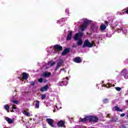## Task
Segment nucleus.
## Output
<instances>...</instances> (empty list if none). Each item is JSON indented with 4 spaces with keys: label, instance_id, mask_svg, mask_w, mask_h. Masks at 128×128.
I'll use <instances>...</instances> for the list:
<instances>
[{
    "label": "nucleus",
    "instance_id": "obj_34",
    "mask_svg": "<svg viewBox=\"0 0 128 128\" xmlns=\"http://www.w3.org/2000/svg\"><path fill=\"white\" fill-rule=\"evenodd\" d=\"M123 12H124V14H128V8L123 10Z\"/></svg>",
    "mask_w": 128,
    "mask_h": 128
},
{
    "label": "nucleus",
    "instance_id": "obj_20",
    "mask_svg": "<svg viewBox=\"0 0 128 128\" xmlns=\"http://www.w3.org/2000/svg\"><path fill=\"white\" fill-rule=\"evenodd\" d=\"M58 126L59 128H62L64 126V121L62 120L58 122Z\"/></svg>",
    "mask_w": 128,
    "mask_h": 128
},
{
    "label": "nucleus",
    "instance_id": "obj_33",
    "mask_svg": "<svg viewBox=\"0 0 128 128\" xmlns=\"http://www.w3.org/2000/svg\"><path fill=\"white\" fill-rule=\"evenodd\" d=\"M115 90H116L117 92H120V90H122V88L120 87H115Z\"/></svg>",
    "mask_w": 128,
    "mask_h": 128
},
{
    "label": "nucleus",
    "instance_id": "obj_40",
    "mask_svg": "<svg viewBox=\"0 0 128 128\" xmlns=\"http://www.w3.org/2000/svg\"><path fill=\"white\" fill-rule=\"evenodd\" d=\"M124 116H126V114L124 113H122L120 115V116H121V118H124Z\"/></svg>",
    "mask_w": 128,
    "mask_h": 128
},
{
    "label": "nucleus",
    "instance_id": "obj_43",
    "mask_svg": "<svg viewBox=\"0 0 128 128\" xmlns=\"http://www.w3.org/2000/svg\"><path fill=\"white\" fill-rule=\"evenodd\" d=\"M48 50H52V48H50V47L48 48Z\"/></svg>",
    "mask_w": 128,
    "mask_h": 128
},
{
    "label": "nucleus",
    "instance_id": "obj_27",
    "mask_svg": "<svg viewBox=\"0 0 128 128\" xmlns=\"http://www.w3.org/2000/svg\"><path fill=\"white\" fill-rule=\"evenodd\" d=\"M11 102H12L14 104H20V102L16 100V99H12Z\"/></svg>",
    "mask_w": 128,
    "mask_h": 128
},
{
    "label": "nucleus",
    "instance_id": "obj_14",
    "mask_svg": "<svg viewBox=\"0 0 128 128\" xmlns=\"http://www.w3.org/2000/svg\"><path fill=\"white\" fill-rule=\"evenodd\" d=\"M54 64H56V62H49L47 64H46L45 66L46 68H50V66H52Z\"/></svg>",
    "mask_w": 128,
    "mask_h": 128
},
{
    "label": "nucleus",
    "instance_id": "obj_21",
    "mask_svg": "<svg viewBox=\"0 0 128 128\" xmlns=\"http://www.w3.org/2000/svg\"><path fill=\"white\" fill-rule=\"evenodd\" d=\"M74 62H76L77 64H80V62H82V59L80 58V57L76 58L74 60Z\"/></svg>",
    "mask_w": 128,
    "mask_h": 128
},
{
    "label": "nucleus",
    "instance_id": "obj_23",
    "mask_svg": "<svg viewBox=\"0 0 128 128\" xmlns=\"http://www.w3.org/2000/svg\"><path fill=\"white\" fill-rule=\"evenodd\" d=\"M80 120L82 122H88V120H89L88 116H86L84 118H81Z\"/></svg>",
    "mask_w": 128,
    "mask_h": 128
},
{
    "label": "nucleus",
    "instance_id": "obj_9",
    "mask_svg": "<svg viewBox=\"0 0 128 128\" xmlns=\"http://www.w3.org/2000/svg\"><path fill=\"white\" fill-rule=\"evenodd\" d=\"M68 78L66 77V78H63L62 82H60L58 83V86H66L68 84Z\"/></svg>",
    "mask_w": 128,
    "mask_h": 128
},
{
    "label": "nucleus",
    "instance_id": "obj_25",
    "mask_svg": "<svg viewBox=\"0 0 128 128\" xmlns=\"http://www.w3.org/2000/svg\"><path fill=\"white\" fill-rule=\"evenodd\" d=\"M70 52V49L69 48H66L62 52V56H66V54Z\"/></svg>",
    "mask_w": 128,
    "mask_h": 128
},
{
    "label": "nucleus",
    "instance_id": "obj_46",
    "mask_svg": "<svg viewBox=\"0 0 128 128\" xmlns=\"http://www.w3.org/2000/svg\"><path fill=\"white\" fill-rule=\"evenodd\" d=\"M60 70H64V68H62V69H60Z\"/></svg>",
    "mask_w": 128,
    "mask_h": 128
},
{
    "label": "nucleus",
    "instance_id": "obj_38",
    "mask_svg": "<svg viewBox=\"0 0 128 128\" xmlns=\"http://www.w3.org/2000/svg\"><path fill=\"white\" fill-rule=\"evenodd\" d=\"M106 36H108V38H110V36H112V34L110 33H107Z\"/></svg>",
    "mask_w": 128,
    "mask_h": 128
},
{
    "label": "nucleus",
    "instance_id": "obj_22",
    "mask_svg": "<svg viewBox=\"0 0 128 128\" xmlns=\"http://www.w3.org/2000/svg\"><path fill=\"white\" fill-rule=\"evenodd\" d=\"M48 90V86L46 85L40 89L41 92H46Z\"/></svg>",
    "mask_w": 128,
    "mask_h": 128
},
{
    "label": "nucleus",
    "instance_id": "obj_42",
    "mask_svg": "<svg viewBox=\"0 0 128 128\" xmlns=\"http://www.w3.org/2000/svg\"><path fill=\"white\" fill-rule=\"evenodd\" d=\"M72 48H76V44H74L72 46Z\"/></svg>",
    "mask_w": 128,
    "mask_h": 128
},
{
    "label": "nucleus",
    "instance_id": "obj_10",
    "mask_svg": "<svg viewBox=\"0 0 128 128\" xmlns=\"http://www.w3.org/2000/svg\"><path fill=\"white\" fill-rule=\"evenodd\" d=\"M46 120L52 128H56V126L54 125V120H52V119L48 118L46 119Z\"/></svg>",
    "mask_w": 128,
    "mask_h": 128
},
{
    "label": "nucleus",
    "instance_id": "obj_7",
    "mask_svg": "<svg viewBox=\"0 0 128 128\" xmlns=\"http://www.w3.org/2000/svg\"><path fill=\"white\" fill-rule=\"evenodd\" d=\"M92 46H94V43H90L88 40H86L84 41L83 48H92Z\"/></svg>",
    "mask_w": 128,
    "mask_h": 128
},
{
    "label": "nucleus",
    "instance_id": "obj_49",
    "mask_svg": "<svg viewBox=\"0 0 128 128\" xmlns=\"http://www.w3.org/2000/svg\"><path fill=\"white\" fill-rule=\"evenodd\" d=\"M56 112V110H54V112Z\"/></svg>",
    "mask_w": 128,
    "mask_h": 128
},
{
    "label": "nucleus",
    "instance_id": "obj_41",
    "mask_svg": "<svg viewBox=\"0 0 128 128\" xmlns=\"http://www.w3.org/2000/svg\"><path fill=\"white\" fill-rule=\"evenodd\" d=\"M94 38H98V35H94Z\"/></svg>",
    "mask_w": 128,
    "mask_h": 128
},
{
    "label": "nucleus",
    "instance_id": "obj_11",
    "mask_svg": "<svg viewBox=\"0 0 128 128\" xmlns=\"http://www.w3.org/2000/svg\"><path fill=\"white\" fill-rule=\"evenodd\" d=\"M62 64H64V61L60 59V60H59L58 63L57 64V66L55 69V70H58V68H60L62 66Z\"/></svg>",
    "mask_w": 128,
    "mask_h": 128
},
{
    "label": "nucleus",
    "instance_id": "obj_32",
    "mask_svg": "<svg viewBox=\"0 0 128 128\" xmlns=\"http://www.w3.org/2000/svg\"><path fill=\"white\" fill-rule=\"evenodd\" d=\"M118 118L117 117L112 118V122H118Z\"/></svg>",
    "mask_w": 128,
    "mask_h": 128
},
{
    "label": "nucleus",
    "instance_id": "obj_26",
    "mask_svg": "<svg viewBox=\"0 0 128 128\" xmlns=\"http://www.w3.org/2000/svg\"><path fill=\"white\" fill-rule=\"evenodd\" d=\"M35 104L36 107V108H40V102L38 100H36L34 102Z\"/></svg>",
    "mask_w": 128,
    "mask_h": 128
},
{
    "label": "nucleus",
    "instance_id": "obj_17",
    "mask_svg": "<svg viewBox=\"0 0 128 128\" xmlns=\"http://www.w3.org/2000/svg\"><path fill=\"white\" fill-rule=\"evenodd\" d=\"M23 114L26 116H30V114L28 112V109H24L23 111H22Z\"/></svg>",
    "mask_w": 128,
    "mask_h": 128
},
{
    "label": "nucleus",
    "instance_id": "obj_47",
    "mask_svg": "<svg viewBox=\"0 0 128 128\" xmlns=\"http://www.w3.org/2000/svg\"><path fill=\"white\" fill-rule=\"evenodd\" d=\"M126 102H127L128 104V100H126Z\"/></svg>",
    "mask_w": 128,
    "mask_h": 128
},
{
    "label": "nucleus",
    "instance_id": "obj_3",
    "mask_svg": "<svg viewBox=\"0 0 128 128\" xmlns=\"http://www.w3.org/2000/svg\"><path fill=\"white\" fill-rule=\"evenodd\" d=\"M4 108L6 110H8L10 109L11 112H20V109L14 104H10V106L6 104L4 106Z\"/></svg>",
    "mask_w": 128,
    "mask_h": 128
},
{
    "label": "nucleus",
    "instance_id": "obj_8",
    "mask_svg": "<svg viewBox=\"0 0 128 128\" xmlns=\"http://www.w3.org/2000/svg\"><path fill=\"white\" fill-rule=\"evenodd\" d=\"M90 122H98V118L96 116H88Z\"/></svg>",
    "mask_w": 128,
    "mask_h": 128
},
{
    "label": "nucleus",
    "instance_id": "obj_2",
    "mask_svg": "<svg viewBox=\"0 0 128 128\" xmlns=\"http://www.w3.org/2000/svg\"><path fill=\"white\" fill-rule=\"evenodd\" d=\"M82 36H84V33L82 32H79L75 34L74 38L75 40H78L77 42L78 46H82L84 42H82Z\"/></svg>",
    "mask_w": 128,
    "mask_h": 128
},
{
    "label": "nucleus",
    "instance_id": "obj_35",
    "mask_svg": "<svg viewBox=\"0 0 128 128\" xmlns=\"http://www.w3.org/2000/svg\"><path fill=\"white\" fill-rule=\"evenodd\" d=\"M103 102L104 104H108V100L106 98L103 100Z\"/></svg>",
    "mask_w": 128,
    "mask_h": 128
},
{
    "label": "nucleus",
    "instance_id": "obj_29",
    "mask_svg": "<svg viewBox=\"0 0 128 128\" xmlns=\"http://www.w3.org/2000/svg\"><path fill=\"white\" fill-rule=\"evenodd\" d=\"M22 78L24 80H28V74L26 72L22 74Z\"/></svg>",
    "mask_w": 128,
    "mask_h": 128
},
{
    "label": "nucleus",
    "instance_id": "obj_19",
    "mask_svg": "<svg viewBox=\"0 0 128 128\" xmlns=\"http://www.w3.org/2000/svg\"><path fill=\"white\" fill-rule=\"evenodd\" d=\"M102 86H104V88H112V86H114V84L112 83L107 84H106L102 85Z\"/></svg>",
    "mask_w": 128,
    "mask_h": 128
},
{
    "label": "nucleus",
    "instance_id": "obj_12",
    "mask_svg": "<svg viewBox=\"0 0 128 128\" xmlns=\"http://www.w3.org/2000/svg\"><path fill=\"white\" fill-rule=\"evenodd\" d=\"M36 126V124L34 122H32V120L29 121L28 125H27L28 128H34Z\"/></svg>",
    "mask_w": 128,
    "mask_h": 128
},
{
    "label": "nucleus",
    "instance_id": "obj_16",
    "mask_svg": "<svg viewBox=\"0 0 128 128\" xmlns=\"http://www.w3.org/2000/svg\"><path fill=\"white\" fill-rule=\"evenodd\" d=\"M105 24L106 25L104 24H102L100 26V30L104 31V30L106 28V26H108V22L106 21Z\"/></svg>",
    "mask_w": 128,
    "mask_h": 128
},
{
    "label": "nucleus",
    "instance_id": "obj_4",
    "mask_svg": "<svg viewBox=\"0 0 128 128\" xmlns=\"http://www.w3.org/2000/svg\"><path fill=\"white\" fill-rule=\"evenodd\" d=\"M112 26L113 28H116L117 32H120L121 31H122V22L116 21L114 23L112 24Z\"/></svg>",
    "mask_w": 128,
    "mask_h": 128
},
{
    "label": "nucleus",
    "instance_id": "obj_13",
    "mask_svg": "<svg viewBox=\"0 0 128 128\" xmlns=\"http://www.w3.org/2000/svg\"><path fill=\"white\" fill-rule=\"evenodd\" d=\"M52 76V73L50 72H44L42 74V76L43 78H50Z\"/></svg>",
    "mask_w": 128,
    "mask_h": 128
},
{
    "label": "nucleus",
    "instance_id": "obj_1",
    "mask_svg": "<svg viewBox=\"0 0 128 128\" xmlns=\"http://www.w3.org/2000/svg\"><path fill=\"white\" fill-rule=\"evenodd\" d=\"M90 22H92V20H88L87 18H83L80 20V22H79L78 24H84L80 26V30L82 32H84L86 30V28H88V26Z\"/></svg>",
    "mask_w": 128,
    "mask_h": 128
},
{
    "label": "nucleus",
    "instance_id": "obj_6",
    "mask_svg": "<svg viewBox=\"0 0 128 128\" xmlns=\"http://www.w3.org/2000/svg\"><path fill=\"white\" fill-rule=\"evenodd\" d=\"M119 76H123L124 78H126V80H127V78H128V70L126 68L122 69V70L120 73Z\"/></svg>",
    "mask_w": 128,
    "mask_h": 128
},
{
    "label": "nucleus",
    "instance_id": "obj_45",
    "mask_svg": "<svg viewBox=\"0 0 128 128\" xmlns=\"http://www.w3.org/2000/svg\"><path fill=\"white\" fill-rule=\"evenodd\" d=\"M122 128H126V126L123 125V126H122Z\"/></svg>",
    "mask_w": 128,
    "mask_h": 128
},
{
    "label": "nucleus",
    "instance_id": "obj_18",
    "mask_svg": "<svg viewBox=\"0 0 128 128\" xmlns=\"http://www.w3.org/2000/svg\"><path fill=\"white\" fill-rule=\"evenodd\" d=\"M72 31H69L68 32V34L66 38L67 40H72Z\"/></svg>",
    "mask_w": 128,
    "mask_h": 128
},
{
    "label": "nucleus",
    "instance_id": "obj_28",
    "mask_svg": "<svg viewBox=\"0 0 128 128\" xmlns=\"http://www.w3.org/2000/svg\"><path fill=\"white\" fill-rule=\"evenodd\" d=\"M113 110H116L117 112H122V110L118 106H115L112 109Z\"/></svg>",
    "mask_w": 128,
    "mask_h": 128
},
{
    "label": "nucleus",
    "instance_id": "obj_37",
    "mask_svg": "<svg viewBox=\"0 0 128 128\" xmlns=\"http://www.w3.org/2000/svg\"><path fill=\"white\" fill-rule=\"evenodd\" d=\"M46 96L44 94H42L41 96V98H42V100H44V98H46Z\"/></svg>",
    "mask_w": 128,
    "mask_h": 128
},
{
    "label": "nucleus",
    "instance_id": "obj_48",
    "mask_svg": "<svg viewBox=\"0 0 128 128\" xmlns=\"http://www.w3.org/2000/svg\"><path fill=\"white\" fill-rule=\"evenodd\" d=\"M126 116H127V118H128V114L126 115Z\"/></svg>",
    "mask_w": 128,
    "mask_h": 128
},
{
    "label": "nucleus",
    "instance_id": "obj_39",
    "mask_svg": "<svg viewBox=\"0 0 128 128\" xmlns=\"http://www.w3.org/2000/svg\"><path fill=\"white\" fill-rule=\"evenodd\" d=\"M70 12V9H68V8L66 9V10H65V12L66 14H68V12Z\"/></svg>",
    "mask_w": 128,
    "mask_h": 128
},
{
    "label": "nucleus",
    "instance_id": "obj_36",
    "mask_svg": "<svg viewBox=\"0 0 128 128\" xmlns=\"http://www.w3.org/2000/svg\"><path fill=\"white\" fill-rule=\"evenodd\" d=\"M56 108H58V110H60V108H62V106H60V105L58 106V104H56Z\"/></svg>",
    "mask_w": 128,
    "mask_h": 128
},
{
    "label": "nucleus",
    "instance_id": "obj_31",
    "mask_svg": "<svg viewBox=\"0 0 128 128\" xmlns=\"http://www.w3.org/2000/svg\"><path fill=\"white\" fill-rule=\"evenodd\" d=\"M38 81L39 82H46V80H42V78H40L38 80Z\"/></svg>",
    "mask_w": 128,
    "mask_h": 128
},
{
    "label": "nucleus",
    "instance_id": "obj_24",
    "mask_svg": "<svg viewBox=\"0 0 128 128\" xmlns=\"http://www.w3.org/2000/svg\"><path fill=\"white\" fill-rule=\"evenodd\" d=\"M68 20L67 18H62L61 20H60L57 21V24H62V22H66Z\"/></svg>",
    "mask_w": 128,
    "mask_h": 128
},
{
    "label": "nucleus",
    "instance_id": "obj_15",
    "mask_svg": "<svg viewBox=\"0 0 128 128\" xmlns=\"http://www.w3.org/2000/svg\"><path fill=\"white\" fill-rule=\"evenodd\" d=\"M6 120L8 122V124H14V118H5Z\"/></svg>",
    "mask_w": 128,
    "mask_h": 128
},
{
    "label": "nucleus",
    "instance_id": "obj_5",
    "mask_svg": "<svg viewBox=\"0 0 128 128\" xmlns=\"http://www.w3.org/2000/svg\"><path fill=\"white\" fill-rule=\"evenodd\" d=\"M62 50V46L56 44L54 46L53 50L51 52V54L54 55L56 54H58V52H60V50Z\"/></svg>",
    "mask_w": 128,
    "mask_h": 128
},
{
    "label": "nucleus",
    "instance_id": "obj_30",
    "mask_svg": "<svg viewBox=\"0 0 128 128\" xmlns=\"http://www.w3.org/2000/svg\"><path fill=\"white\" fill-rule=\"evenodd\" d=\"M122 14H124V10H122L121 12H116L117 16H122Z\"/></svg>",
    "mask_w": 128,
    "mask_h": 128
},
{
    "label": "nucleus",
    "instance_id": "obj_44",
    "mask_svg": "<svg viewBox=\"0 0 128 128\" xmlns=\"http://www.w3.org/2000/svg\"><path fill=\"white\" fill-rule=\"evenodd\" d=\"M31 85H32V86H34V82H32L31 83Z\"/></svg>",
    "mask_w": 128,
    "mask_h": 128
}]
</instances>
